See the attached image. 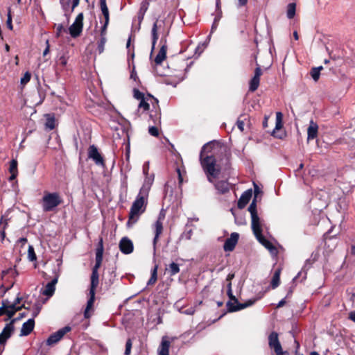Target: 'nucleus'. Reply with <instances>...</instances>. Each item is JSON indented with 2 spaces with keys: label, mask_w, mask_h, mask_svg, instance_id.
<instances>
[{
  "label": "nucleus",
  "mask_w": 355,
  "mask_h": 355,
  "mask_svg": "<svg viewBox=\"0 0 355 355\" xmlns=\"http://www.w3.org/2000/svg\"><path fill=\"white\" fill-rule=\"evenodd\" d=\"M125 348L131 349L132 348V341L130 339H128L125 343Z\"/></svg>",
  "instance_id": "obj_54"
},
{
  "label": "nucleus",
  "mask_w": 355,
  "mask_h": 355,
  "mask_svg": "<svg viewBox=\"0 0 355 355\" xmlns=\"http://www.w3.org/2000/svg\"><path fill=\"white\" fill-rule=\"evenodd\" d=\"M134 97L140 101L146 98L142 92L136 89H134Z\"/></svg>",
  "instance_id": "obj_42"
},
{
  "label": "nucleus",
  "mask_w": 355,
  "mask_h": 355,
  "mask_svg": "<svg viewBox=\"0 0 355 355\" xmlns=\"http://www.w3.org/2000/svg\"><path fill=\"white\" fill-rule=\"evenodd\" d=\"M35 327V320L33 318H30L22 324L21 329V336H26L29 335L33 330Z\"/></svg>",
  "instance_id": "obj_18"
},
{
  "label": "nucleus",
  "mask_w": 355,
  "mask_h": 355,
  "mask_svg": "<svg viewBox=\"0 0 355 355\" xmlns=\"http://www.w3.org/2000/svg\"><path fill=\"white\" fill-rule=\"evenodd\" d=\"M227 295L230 298V300L227 302V307L229 312L238 311L248 306H250L262 297L261 295L259 297L252 300H249L245 303H239L238 300L233 295L232 292H231V294H227Z\"/></svg>",
  "instance_id": "obj_6"
},
{
  "label": "nucleus",
  "mask_w": 355,
  "mask_h": 355,
  "mask_svg": "<svg viewBox=\"0 0 355 355\" xmlns=\"http://www.w3.org/2000/svg\"><path fill=\"white\" fill-rule=\"evenodd\" d=\"M105 31L103 32V29L101 30V37L98 44V51L99 53H101L104 51V46L106 42L105 38Z\"/></svg>",
  "instance_id": "obj_36"
},
{
  "label": "nucleus",
  "mask_w": 355,
  "mask_h": 355,
  "mask_svg": "<svg viewBox=\"0 0 355 355\" xmlns=\"http://www.w3.org/2000/svg\"><path fill=\"white\" fill-rule=\"evenodd\" d=\"M40 311V309L39 307H36L35 309V310L33 311V313H32V315H33V318H35V317H37V315L39 314Z\"/></svg>",
  "instance_id": "obj_51"
},
{
  "label": "nucleus",
  "mask_w": 355,
  "mask_h": 355,
  "mask_svg": "<svg viewBox=\"0 0 355 355\" xmlns=\"http://www.w3.org/2000/svg\"><path fill=\"white\" fill-rule=\"evenodd\" d=\"M17 318H14L6 324L2 332L0 334V345H4L7 340L11 336L14 331V323L17 321Z\"/></svg>",
  "instance_id": "obj_10"
},
{
  "label": "nucleus",
  "mask_w": 355,
  "mask_h": 355,
  "mask_svg": "<svg viewBox=\"0 0 355 355\" xmlns=\"http://www.w3.org/2000/svg\"><path fill=\"white\" fill-rule=\"evenodd\" d=\"M148 132L150 135L157 137L159 135L158 129L155 126H151L148 129Z\"/></svg>",
  "instance_id": "obj_43"
},
{
  "label": "nucleus",
  "mask_w": 355,
  "mask_h": 355,
  "mask_svg": "<svg viewBox=\"0 0 355 355\" xmlns=\"http://www.w3.org/2000/svg\"><path fill=\"white\" fill-rule=\"evenodd\" d=\"M58 282V278L55 277L51 280V282H49L46 286L44 290L43 291V295L51 297L53 295L55 290V284Z\"/></svg>",
  "instance_id": "obj_24"
},
{
  "label": "nucleus",
  "mask_w": 355,
  "mask_h": 355,
  "mask_svg": "<svg viewBox=\"0 0 355 355\" xmlns=\"http://www.w3.org/2000/svg\"><path fill=\"white\" fill-rule=\"evenodd\" d=\"M268 345L273 349L276 355H289L286 351H283L279 340L277 333L272 331L268 336Z\"/></svg>",
  "instance_id": "obj_8"
},
{
  "label": "nucleus",
  "mask_w": 355,
  "mask_h": 355,
  "mask_svg": "<svg viewBox=\"0 0 355 355\" xmlns=\"http://www.w3.org/2000/svg\"><path fill=\"white\" fill-rule=\"evenodd\" d=\"M9 171L10 173H17V162L15 159H12L10 164Z\"/></svg>",
  "instance_id": "obj_40"
},
{
  "label": "nucleus",
  "mask_w": 355,
  "mask_h": 355,
  "mask_svg": "<svg viewBox=\"0 0 355 355\" xmlns=\"http://www.w3.org/2000/svg\"><path fill=\"white\" fill-rule=\"evenodd\" d=\"M83 14L79 13L75 21L69 26V31L72 37H77L83 31Z\"/></svg>",
  "instance_id": "obj_9"
},
{
  "label": "nucleus",
  "mask_w": 355,
  "mask_h": 355,
  "mask_svg": "<svg viewBox=\"0 0 355 355\" xmlns=\"http://www.w3.org/2000/svg\"><path fill=\"white\" fill-rule=\"evenodd\" d=\"M166 270L171 276H174L180 272V267L178 263L173 262L168 265Z\"/></svg>",
  "instance_id": "obj_32"
},
{
  "label": "nucleus",
  "mask_w": 355,
  "mask_h": 355,
  "mask_svg": "<svg viewBox=\"0 0 355 355\" xmlns=\"http://www.w3.org/2000/svg\"><path fill=\"white\" fill-rule=\"evenodd\" d=\"M215 189L220 194H225L230 191V185L226 180H219L214 183Z\"/></svg>",
  "instance_id": "obj_23"
},
{
  "label": "nucleus",
  "mask_w": 355,
  "mask_h": 355,
  "mask_svg": "<svg viewBox=\"0 0 355 355\" xmlns=\"http://www.w3.org/2000/svg\"><path fill=\"white\" fill-rule=\"evenodd\" d=\"M234 277V274H231L230 273L227 277V279L226 280L229 282H231V280Z\"/></svg>",
  "instance_id": "obj_60"
},
{
  "label": "nucleus",
  "mask_w": 355,
  "mask_h": 355,
  "mask_svg": "<svg viewBox=\"0 0 355 355\" xmlns=\"http://www.w3.org/2000/svg\"><path fill=\"white\" fill-rule=\"evenodd\" d=\"M282 114L281 112H277L276 114V120L277 121H282Z\"/></svg>",
  "instance_id": "obj_59"
},
{
  "label": "nucleus",
  "mask_w": 355,
  "mask_h": 355,
  "mask_svg": "<svg viewBox=\"0 0 355 355\" xmlns=\"http://www.w3.org/2000/svg\"><path fill=\"white\" fill-rule=\"evenodd\" d=\"M160 43L162 44V46L155 58V62L157 64H160L166 57L167 46L166 41L164 42L163 40H161Z\"/></svg>",
  "instance_id": "obj_19"
},
{
  "label": "nucleus",
  "mask_w": 355,
  "mask_h": 355,
  "mask_svg": "<svg viewBox=\"0 0 355 355\" xmlns=\"http://www.w3.org/2000/svg\"><path fill=\"white\" fill-rule=\"evenodd\" d=\"M21 297H17L13 303H10L8 300H4L2 301V306L0 307V315H7L8 320L10 319L17 311L21 309L24 306H19L18 304L21 302Z\"/></svg>",
  "instance_id": "obj_5"
},
{
  "label": "nucleus",
  "mask_w": 355,
  "mask_h": 355,
  "mask_svg": "<svg viewBox=\"0 0 355 355\" xmlns=\"http://www.w3.org/2000/svg\"><path fill=\"white\" fill-rule=\"evenodd\" d=\"M148 170H149V163L146 162L143 166V173L145 175H148Z\"/></svg>",
  "instance_id": "obj_47"
},
{
  "label": "nucleus",
  "mask_w": 355,
  "mask_h": 355,
  "mask_svg": "<svg viewBox=\"0 0 355 355\" xmlns=\"http://www.w3.org/2000/svg\"><path fill=\"white\" fill-rule=\"evenodd\" d=\"M42 200L43 211L46 212L53 211L62 203V198L57 192L45 193Z\"/></svg>",
  "instance_id": "obj_4"
},
{
  "label": "nucleus",
  "mask_w": 355,
  "mask_h": 355,
  "mask_svg": "<svg viewBox=\"0 0 355 355\" xmlns=\"http://www.w3.org/2000/svg\"><path fill=\"white\" fill-rule=\"evenodd\" d=\"M11 173V175L9 178V180L12 181L16 178V177L17 175V173Z\"/></svg>",
  "instance_id": "obj_61"
},
{
  "label": "nucleus",
  "mask_w": 355,
  "mask_h": 355,
  "mask_svg": "<svg viewBox=\"0 0 355 355\" xmlns=\"http://www.w3.org/2000/svg\"><path fill=\"white\" fill-rule=\"evenodd\" d=\"M119 248L123 254H130L133 251V243L128 238L123 237L120 241Z\"/></svg>",
  "instance_id": "obj_17"
},
{
  "label": "nucleus",
  "mask_w": 355,
  "mask_h": 355,
  "mask_svg": "<svg viewBox=\"0 0 355 355\" xmlns=\"http://www.w3.org/2000/svg\"><path fill=\"white\" fill-rule=\"evenodd\" d=\"M322 67H314L311 69L310 73L314 81H318L320 78V72Z\"/></svg>",
  "instance_id": "obj_37"
},
{
  "label": "nucleus",
  "mask_w": 355,
  "mask_h": 355,
  "mask_svg": "<svg viewBox=\"0 0 355 355\" xmlns=\"http://www.w3.org/2000/svg\"><path fill=\"white\" fill-rule=\"evenodd\" d=\"M225 148L216 141H212L205 144L200 153V162L207 180L214 183L220 173V167L216 163L215 155Z\"/></svg>",
  "instance_id": "obj_1"
},
{
  "label": "nucleus",
  "mask_w": 355,
  "mask_h": 355,
  "mask_svg": "<svg viewBox=\"0 0 355 355\" xmlns=\"http://www.w3.org/2000/svg\"><path fill=\"white\" fill-rule=\"evenodd\" d=\"M103 239L101 238L98 244V247L96 250V263L94 266L92 268V270L98 271L99 268L101 266L103 261Z\"/></svg>",
  "instance_id": "obj_14"
},
{
  "label": "nucleus",
  "mask_w": 355,
  "mask_h": 355,
  "mask_svg": "<svg viewBox=\"0 0 355 355\" xmlns=\"http://www.w3.org/2000/svg\"><path fill=\"white\" fill-rule=\"evenodd\" d=\"M99 275L98 271L92 270L91 275V284L89 291H96V288H97L99 283Z\"/></svg>",
  "instance_id": "obj_28"
},
{
  "label": "nucleus",
  "mask_w": 355,
  "mask_h": 355,
  "mask_svg": "<svg viewBox=\"0 0 355 355\" xmlns=\"http://www.w3.org/2000/svg\"><path fill=\"white\" fill-rule=\"evenodd\" d=\"M6 25H7L8 28L10 30H12V16H11V13H10V9H9L8 12V19H7V21H6Z\"/></svg>",
  "instance_id": "obj_44"
},
{
  "label": "nucleus",
  "mask_w": 355,
  "mask_h": 355,
  "mask_svg": "<svg viewBox=\"0 0 355 355\" xmlns=\"http://www.w3.org/2000/svg\"><path fill=\"white\" fill-rule=\"evenodd\" d=\"M46 116L45 128L50 130H53L55 128V119L53 114H47Z\"/></svg>",
  "instance_id": "obj_29"
},
{
  "label": "nucleus",
  "mask_w": 355,
  "mask_h": 355,
  "mask_svg": "<svg viewBox=\"0 0 355 355\" xmlns=\"http://www.w3.org/2000/svg\"><path fill=\"white\" fill-rule=\"evenodd\" d=\"M62 31H64V26H62V24H58L56 31L57 37H60Z\"/></svg>",
  "instance_id": "obj_46"
},
{
  "label": "nucleus",
  "mask_w": 355,
  "mask_h": 355,
  "mask_svg": "<svg viewBox=\"0 0 355 355\" xmlns=\"http://www.w3.org/2000/svg\"><path fill=\"white\" fill-rule=\"evenodd\" d=\"M318 126L313 121H311L310 125L307 129L308 140L313 139L317 137Z\"/></svg>",
  "instance_id": "obj_27"
},
{
  "label": "nucleus",
  "mask_w": 355,
  "mask_h": 355,
  "mask_svg": "<svg viewBox=\"0 0 355 355\" xmlns=\"http://www.w3.org/2000/svg\"><path fill=\"white\" fill-rule=\"evenodd\" d=\"M259 193H260V190H259V187L257 185H255V187H254V198L252 200V201L255 200V204L256 205H257V200H256V198H257V195Z\"/></svg>",
  "instance_id": "obj_49"
},
{
  "label": "nucleus",
  "mask_w": 355,
  "mask_h": 355,
  "mask_svg": "<svg viewBox=\"0 0 355 355\" xmlns=\"http://www.w3.org/2000/svg\"><path fill=\"white\" fill-rule=\"evenodd\" d=\"M149 99L151 101V103L153 105H154V103L156 104L157 105H158V100L157 98H154L153 96H152L151 95H148V96L147 98H145L140 101V103L138 106L139 108L143 109L145 111L148 110L149 109L150 105L147 101Z\"/></svg>",
  "instance_id": "obj_26"
},
{
  "label": "nucleus",
  "mask_w": 355,
  "mask_h": 355,
  "mask_svg": "<svg viewBox=\"0 0 355 355\" xmlns=\"http://www.w3.org/2000/svg\"><path fill=\"white\" fill-rule=\"evenodd\" d=\"M157 268H158V266L156 265V266H155V267L152 270V271H151V277H150V278L149 279V280L148 281V283H147V284L148 286L153 285V284H154L156 282L157 279Z\"/></svg>",
  "instance_id": "obj_35"
},
{
  "label": "nucleus",
  "mask_w": 355,
  "mask_h": 355,
  "mask_svg": "<svg viewBox=\"0 0 355 355\" xmlns=\"http://www.w3.org/2000/svg\"><path fill=\"white\" fill-rule=\"evenodd\" d=\"M170 342L164 336L158 349V355H169Z\"/></svg>",
  "instance_id": "obj_25"
},
{
  "label": "nucleus",
  "mask_w": 355,
  "mask_h": 355,
  "mask_svg": "<svg viewBox=\"0 0 355 355\" xmlns=\"http://www.w3.org/2000/svg\"><path fill=\"white\" fill-rule=\"evenodd\" d=\"M217 21H218V19L216 18H215V20L211 26V33H213L216 30V28L217 27Z\"/></svg>",
  "instance_id": "obj_53"
},
{
  "label": "nucleus",
  "mask_w": 355,
  "mask_h": 355,
  "mask_svg": "<svg viewBox=\"0 0 355 355\" xmlns=\"http://www.w3.org/2000/svg\"><path fill=\"white\" fill-rule=\"evenodd\" d=\"M165 218V214L164 213L163 210H162L158 216V218L153 225V227L155 230V236L153 241V254H155L156 252V245L157 243L159 240V237L162 233L163 231V220Z\"/></svg>",
  "instance_id": "obj_7"
},
{
  "label": "nucleus",
  "mask_w": 355,
  "mask_h": 355,
  "mask_svg": "<svg viewBox=\"0 0 355 355\" xmlns=\"http://www.w3.org/2000/svg\"><path fill=\"white\" fill-rule=\"evenodd\" d=\"M351 254L355 255V245H353L351 248Z\"/></svg>",
  "instance_id": "obj_64"
},
{
  "label": "nucleus",
  "mask_w": 355,
  "mask_h": 355,
  "mask_svg": "<svg viewBox=\"0 0 355 355\" xmlns=\"http://www.w3.org/2000/svg\"><path fill=\"white\" fill-rule=\"evenodd\" d=\"M257 67L254 70V76L250 81L249 90L250 92H254L258 89L260 82V77L262 75V71L260 66L258 64H257Z\"/></svg>",
  "instance_id": "obj_13"
},
{
  "label": "nucleus",
  "mask_w": 355,
  "mask_h": 355,
  "mask_svg": "<svg viewBox=\"0 0 355 355\" xmlns=\"http://www.w3.org/2000/svg\"><path fill=\"white\" fill-rule=\"evenodd\" d=\"M252 189L245 191L240 197L238 201V207L239 209H243L246 205L249 202L252 198Z\"/></svg>",
  "instance_id": "obj_21"
},
{
  "label": "nucleus",
  "mask_w": 355,
  "mask_h": 355,
  "mask_svg": "<svg viewBox=\"0 0 355 355\" xmlns=\"http://www.w3.org/2000/svg\"><path fill=\"white\" fill-rule=\"evenodd\" d=\"M350 300L353 302L354 304H355V293H353L351 295Z\"/></svg>",
  "instance_id": "obj_63"
},
{
  "label": "nucleus",
  "mask_w": 355,
  "mask_h": 355,
  "mask_svg": "<svg viewBox=\"0 0 355 355\" xmlns=\"http://www.w3.org/2000/svg\"><path fill=\"white\" fill-rule=\"evenodd\" d=\"M295 9L296 5L295 3H291L288 5L286 15L288 19H292L294 17L295 15Z\"/></svg>",
  "instance_id": "obj_34"
},
{
  "label": "nucleus",
  "mask_w": 355,
  "mask_h": 355,
  "mask_svg": "<svg viewBox=\"0 0 355 355\" xmlns=\"http://www.w3.org/2000/svg\"><path fill=\"white\" fill-rule=\"evenodd\" d=\"M31 80V73L29 72H26L24 75V76L21 78V85H26Z\"/></svg>",
  "instance_id": "obj_41"
},
{
  "label": "nucleus",
  "mask_w": 355,
  "mask_h": 355,
  "mask_svg": "<svg viewBox=\"0 0 355 355\" xmlns=\"http://www.w3.org/2000/svg\"><path fill=\"white\" fill-rule=\"evenodd\" d=\"M280 274L281 268H278L274 272L271 279V286L272 288H276L280 283Z\"/></svg>",
  "instance_id": "obj_30"
},
{
  "label": "nucleus",
  "mask_w": 355,
  "mask_h": 355,
  "mask_svg": "<svg viewBox=\"0 0 355 355\" xmlns=\"http://www.w3.org/2000/svg\"><path fill=\"white\" fill-rule=\"evenodd\" d=\"M227 294H231V292H232L231 282H228V284L227 285Z\"/></svg>",
  "instance_id": "obj_57"
},
{
  "label": "nucleus",
  "mask_w": 355,
  "mask_h": 355,
  "mask_svg": "<svg viewBox=\"0 0 355 355\" xmlns=\"http://www.w3.org/2000/svg\"><path fill=\"white\" fill-rule=\"evenodd\" d=\"M348 318L355 323V311H352L349 313Z\"/></svg>",
  "instance_id": "obj_50"
},
{
  "label": "nucleus",
  "mask_w": 355,
  "mask_h": 355,
  "mask_svg": "<svg viewBox=\"0 0 355 355\" xmlns=\"http://www.w3.org/2000/svg\"><path fill=\"white\" fill-rule=\"evenodd\" d=\"M248 211L250 213L252 230L255 237L259 242L269 250L271 253H275L277 251L275 247L262 234L263 222L258 215L257 209H256L255 200L252 201L248 207Z\"/></svg>",
  "instance_id": "obj_3"
},
{
  "label": "nucleus",
  "mask_w": 355,
  "mask_h": 355,
  "mask_svg": "<svg viewBox=\"0 0 355 355\" xmlns=\"http://www.w3.org/2000/svg\"><path fill=\"white\" fill-rule=\"evenodd\" d=\"M238 2H239V6L241 7V6H244L246 5L248 0H238Z\"/></svg>",
  "instance_id": "obj_56"
},
{
  "label": "nucleus",
  "mask_w": 355,
  "mask_h": 355,
  "mask_svg": "<svg viewBox=\"0 0 355 355\" xmlns=\"http://www.w3.org/2000/svg\"><path fill=\"white\" fill-rule=\"evenodd\" d=\"M236 125H237L238 128L241 131H243V130H244V123H243V121L239 120L237 121V123H236Z\"/></svg>",
  "instance_id": "obj_48"
},
{
  "label": "nucleus",
  "mask_w": 355,
  "mask_h": 355,
  "mask_svg": "<svg viewBox=\"0 0 355 355\" xmlns=\"http://www.w3.org/2000/svg\"><path fill=\"white\" fill-rule=\"evenodd\" d=\"M150 189V184L148 182H144L140 189L136 199L130 207L127 223L128 226L135 224L138 220L139 216L146 211Z\"/></svg>",
  "instance_id": "obj_2"
},
{
  "label": "nucleus",
  "mask_w": 355,
  "mask_h": 355,
  "mask_svg": "<svg viewBox=\"0 0 355 355\" xmlns=\"http://www.w3.org/2000/svg\"><path fill=\"white\" fill-rule=\"evenodd\" d=\"M71 331V327L67 326L64 327L56 332L52 334L49 338L46 340V345H52L57 343L67 332Z\"/></svg>",
  "instance_id": "obj_11"
},
{
  "label": "nucleus",
  "mask_w": 355,
  "mask_h": 355,
  "mask_svg": "<svg viewBox=\"0 0 355 355\" xmlns=\"http://www.w3.org/2000/svg\"><path fill=\"white\" fill-rule=\"evenodd\" d=\"M79 1L80 0H60L64 15L67 19H69V15L73 11L74 8L79 4Z\"/></svg>",
  "instance_id": "obj_12"
},
{
  "label": "nucleus",
  "mask_w": 355,
  "mask_h": 355,
  "mask_svg": "<svg viewBox=\"0 0 355 355\" xmlns=\"http://www.w3.org/2000/svg\"><path fill=\"white\" fill-rule=\"evenodd\" d=\"M100 6H101V10L102 14L103 15L104 18H105V23L102 27L103 32V31H106L107 26L109 24V20H110L109 10H108V8L106 4V0H100Z\"/></svg>",
  "instance_id": "obj_20"
},
{
  "label": "nucleus",
  "mask_w": 355,
  "mask_h": 355,
  "mask_svg": "<svg viewBox=\"0 0 355 355\" xmlns=\"http://www.w3.org/2000/svg\"><path fill=\"white\" fill-rule=\"evenodd\" d=\"M46 49H44V52H43V55L44 56H46L49 52V40H46Z\"/></svg>",
  "instance_id": "obj_52"
},
{
  "label": "nucleus",
  "mask_w": 355,
  "mask_h": 355,
  "mask_svg": "<svg viewBox=\"0 0 355 355\" xmlns=\"http://www.w3.org/2000/svg\"><path fill=\"white\" fill-rule=\"evenodd\" d=\"M286 304V300L285 299H282V300H280L279 302V303L277 304V308H280L282 306H283L284 304Z\"/></svg>",
  "instance_id": "obj_55"
},
{
  "label": "nucleus",
  "mask_w": 355,
  "mask_h": 355,
  "mask_svg": "<svg viewBox=\"0 0 355 355\" xmlns=\"http://www.w3.org/2000/svg\"><path fill=\"white\" fill-rule=\"evenodd\" d=\"M175 307H177L178 309L180 312H181L184 314H186V315H193L196 311L194 307H189V309H187L186 310H182V308L180 309L178 303L175 304Z\"/></svg>",
  "instance_id": "obj_38"
},
{
  "label": "nucleus",
  "mask_w": 355,
  "mask_h": 355,
  "mask_svg": "<svg viewBox=\"0 0 355 355\" xmlns=\"http://www.w3.org/2000/svg\"><path fill=\"white\" fill-rule=\"evenodd\" d=\"M333 230V227H331L324 234V247L327 248V250L329 249L331 250V236L330 235L331 230Z\"/></svg>",
  "instance_id": "obj_33"
},
{
  "label": "nucleus",
  "mask_w": 355,
  "mask_h": 355,
  "mask_svg": "<svg viewBox=\"0 0 355 355\" xmlns=\"http://www.w3.org/2000/svg\"><path fill=\"white\" fill-rule=\"evenodd\" d=\"M151 35H152V51H153L155 49L156 42L158 40L157 21L155 22L153 25L152 30H151Z\"/></svg>",
  "instance_id": "obj_31"
},
{
  "label": "nucleus",
  "mask_w": 355,
  "mask_h": 355,
  "mask_svg": "<svg viewBox=\"0 0 355 355\" xmlns=\"http://www.w3.org/2000/svg\"><path fill=\"white\" fill-rule=\"evenodd\" d=\"M177 172L178 173L179 183L182 184V181H183V179H182V175H181V173H180V170L179 168H177Z\"/></svg>",
  "instance_id": "obj_58"
},
{
  "label": "nucleus",
  "mask_w": 355,
  "mask_h": 355,
  "mask_svg": "<svg viewBox=\"0 0 355 355\" xmlns=\"http://www.w3.org/2000/svg\"><path fill=\"white\" fill-rule=\"evenodd\" d=\"M95 293L94 291H89V298L87 300V306L85 310L84 311V317L85 318H89L91 317V314L89 313V311L93 309L94 300H95Z\"/></svg>",
  "instance_id": "obj_22"
},
{
  "label": "nucleus",
  "mask_w": 355,
  "mask_h": 355,
  "mask_svg": "<svg viewBox=\"0 0 355 355\" xmlns=\"http://www.w3.org/2000/svg\"><path fill=\"white\" fill-rule=\"evenodd\" d=\"M28 257L30 261H35L36 259V255L34 251V248L32 245H29L28 247Z\"/></svg>",
  "instance_id": "obj_39"
},
{
  "label": "nucleus",
  "mask_w": 355,
  "mask_h": 355,
  "mask_svg": "<svg viewBox=\"0 0 355 355\" xmlns=\"http://www.w3.org/2000/svg\"><path fill=\"white\" fill-rule=\"evenodd\" d=\"M67 64V58L62 55L58 60V64L61 65L62 67H64Z\"/></svg>",
  "instance_id": "obj_45"
},
{
  "label": "nucleus",
  "mask_w": 355,
  "mask_h": 355,
  "mask_svg": "<svg viewBox=\"0 0 355 355\" xmlns=\"http://www.w3.org/2000/svg\"><path fill=\"white\" fill-rule=\"evenodd\" d=\"M282 121H276L275 130H279L282 128Z\"/></svg>",
  "instance_id": "obj_62"
},
{
  "label": "nucleus",
  "mask_w": 355,
  "mask_h": 355,
  "mask_svg": "<svg viewBox=\"0 0 355 355\" xmlns=\"http://www.w3.org/2000/svg\"><path fill=\"white\" fill-rule=\"evenodd\" d=\"M239 238V234L236 232H233L231 234L230 237L227 239L224 245L223 249L225 252H231L232 251L236 243H238Z\"/></svg>",
  "instance_id": "obj_15"
},
{
  "label": "nucleus",
  "mask_w": 355,
  "mask_h": 355,
  "mask_svg": "<svg viewBox=\"0 0 355 355\" xmlns=\"http://www.w3.org/2000/svg\"><path fill=\"white\" fill-rule=\"evenodd\" d=\"M88 156L89 158L92 159L96 164L97 165H104V161L101 155V154L98 153V149L94 146H91L89 148V152H88Z\"/></svg>",
  "instance_id": "obj_16"
}]
</instances>
